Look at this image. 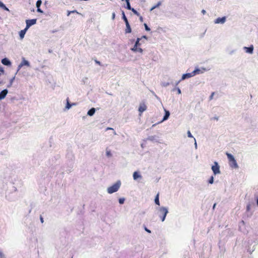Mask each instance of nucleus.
<instances>
[{
    "mask_svg": "<svg viewBox=\"0 0 258 258\" xmlns=\"http://www.w3.org/2000/svg\"><path fill=\"white\" fill-rule=\"evenodd\" d=\"M226 154L228 159L230 166L234 168H237L238 165L233 156L228 152H227Z\"/></svg>",
    "mask_w": 258,
    "mask_h": 258,
    "instance_id": "f257e3e1",
    "label": "nucleus"
},
{
    "mask_svg": "<svg viewBox=\"0 0 258 258\" xmlns=\"http://www.w3.org/2000/svg\"><path fill=\"white\" fill-rule=\"evenodd\" d=\"M120 184L121 183L119 181L116 182L115 184L107 188V192L109 194H112L117 191L119 188Z\"/></svg>",
    "mask_w": 258,
    "mask_h": 258,
    "instance_id": "f03ea898",
    "label": "nucleus"
},
{
    "mask_svg": "<svg viewBox=\"0 0 258 258\" xmlns=\"http://www.w3.org/2000/svg\"><path fill=\"white\" fill-rule=\"evenodd\" d=\"M160 217L161 218V221L163 222L164 221L167 214L168 213V210L165 207H162L160 209Z\"/></svg>",
    "mask_w": 258,
    "mask_h": 258,
    "instance_id": "7ed1b4c3",
    "label": "nucleus"
},
{
    "mask_svg": "<svg viewBox=\"0 0 258 258\" xmlns=\"http://www.w3.org/2000/svg\"><path fill=\"white\" fill-rule=\"evenodd\" d=\"M212 170L215 175L220 173V167L217 162H214V165L212 166Z\"/></svg>",
    "mask_w": 258,
    "mask_h": 258,
    "instance_id": "20e7f679",
    "label": "nucleus"
},
{
    "mask_svg": "<svg viewBox=\"0 0 258 258\" xmlns=\"http://www.w3.org/2000/svg\"><path fill=\"white\" fill-rule=\"evenodd\" d=\"M147 107V106L144 102H142L140 104L139 107V111L140 112V115H141L142 113L146 110Z\"/></svg>",
    "mask_w": 258,
    "mask_h": 258,
    "instance_id": "39448f33",
    "label": "nucleus"
},
{
    "mask_svg": "<svg viewBox=\"0 0 258 258\" xmlns=\"http://www.w3.org/2000/svg\"><path fill=\"white\" fill-rule=\"evenodd\" d=\"M26 28L28 29L30 26L33 25H34L36 23V19H31V20H27L26 21Z\"/></svg>",
    "mask_w": 258,
    "mask_h": 258,
    "instance_id": "423d86ee",
    "label": "nucleus"
},
{
    "mask_svg": "<svg viewBox=\"0 0 258 258\" xmlns=\"http://www.w3.org/2000/svg\"><path fill=\"white\" fill-rule=\"evenodd\" d=\"M131 50L133 51L134 52H139L140 53H142L143 50V49L140 48V47H138L137 45L135 44L133 48H131Z\"/></svg>",
    "mask_w": 258,
    "mask_h": 258,
    "instance_id": "0eeeda50",
    "label": "nucleus"
},
{
    "mask_svg": "<svg viewBox=\"0 0 258 258\" xmlns=\"http://www.w3.org/2000/svg\"><path fill=\"white\" fill-rule=\"evenodd\" d=\"M225 21H226L225 17H223L222 18L219 17L216 19L215 23L216 24H219V23L223 24L225 22Z\"/></svg>",
    "mask_w": 258,
    "mask_h": 258,
    "instance_id": "6e6552de",
    "label": "nucleus"
},
{
    "mask_svg": "<svg viewBox=\"0 0 258 258\" xmlns=\"http://www.w3.org/2000/svg\"><path fill=\"white\" fill-rule=\"evenodd\" d=\"M8 90L7 89H4L0 93V100H2L4 99L7 94H8Z\"/></svg>",
    "mask_w": 258,
    "mask_h": 258,
    "instance_id": "1a4fd4ad",
    "label": "nucleus"
},
{
    "mask_svg": "<svg viewBox=\"0 0 258 258\" xmlns=\"http://www.w3.org/2000/svg\"><path fill=\"white\" fill-rule=\"evenodd\" d=\"M126 28L125 29V33H130L132 32V29L130 25L129 22L125 23Z\"/></svg>",
    "mask_w": 258,
    "mask_h": 258,
    "instance_id": "9d476101",
    "label": "nucleus"
},
{
    "mask_svg": "<svg viewBox=\"0 0 258 258\" xmlns=\"http://www.w3.org/2000/svg\"><path fill=\"white\" fill-rule=\"evenodd\" d=\"M27 29V28L26 27L24 29L20 31L19 35L21 39H23L24 38Z\"/></svg>",
    "mask_w": 258,
    "mask_h": 258,
    "instance_id": "9b49d317",
    "label": "nucleus"
},
{
    "mask_svg": "<svg viewBox=\"0 0 258 258\" xmlns=\"http://www.w3.org/2000/svg\"><path fill=\"white\" fill-rule=\"evenodd\" d=\"M244 49L245 50V51L247 53H252L253 52V47L252 45H251V46L248 47H245Z\"/></svg>",
    "mask_w": 258,
    "mask_h": 258,
    "instance_id": "f8f14e48",
    "label": "nucleus"
},
{
    "mask_svg": "<svg viewBox=\"0 0 258 258\" xmlns=\"http://www.w3.org/2000/svg\"><path fill=\"white\" fill-rule=\"evenodd\" d=\"M192 76H193V74H192V73L185 74H183L182 75L181 79L182 80H184L186 78H190V77H191Z\"/></svg>",
    "mask_w": 258,
    "mask_h": 258,
    "instance_id": "ddd939ff",
    "label": "nucleus"
},
{
    "mask_svg": "<svg viewBox=\"0 0 258 258\" xmlns=\"http://www.w3.org/2000/svg\"><path fill=\"white\" fill-rule=\"evenodd\" d=\"M2 62L3 63V64L6 66H9L11 64L10 61L6 58L3 59L2 60Z\"/></svg>",
    "mask_w": 258,
    "mask_h": 258,
    "instance_id": "4468645a",
    "label": "nucleus"
},
{
    "mask_svg": "<svg viewBox=\"0 0 258 258\" xmlns=\"http://www.w3.org/2000/svg\"><path fill=\"white\" fill-rule=\"evenodd\" d=\"M133 178L134 180H136L139 178H141V175L138 172L135 171L133 174Z\"/></svg>",
    "mask_w": 258,
    "mask_h": 258,
    "instance_id": "2eb2a0df",
    "label": "nucleus"
},
{
    "mask_svg": "<svg viewBox=\"0 0 258 258\" xmlns=\"http://www.w3.org/2000/svg\"><path fill=\"white\" fill-rule=\"evenodd\" d=\"M23 66H29V62L27 60H25V59H23V60H22V61L21 63L20 64V65L19 66V67H21Z\"/></svg>",
    "mask_w": 258,
    "mask_h": 258,
    "instance_id": "dca6fc26",
    "label": "nucleus"
},
{
    "mask_svg": "<svg viewBox=\"0 0 258 258\" xmlns=\"http://www.w3.org/2000/svg\"><path fill=\"white\" fill-rule=\"evenodd\" d=\"M95 112V109L94 108H92L88 111L87 114L89 116H92L94 114Z\"/></svg>",
    "mask_w": 258,
    "mask_h": 258,
    "instance_id": "f3484780",
    "label": "nucleus"
},
{
    "mask_svg": "<svg viewBox=\"0 0 258 258\" xmlns=\"http://www.w3.org/2000/svg\"><path fill=\"white\" fill-rule=\"evenodd\" d=\"M170 115V113L168 111L165 110V114L162 120V121H164L168 119Z\"/></svg>",
    "mask_w": 258,
    "mask_h": 258,
    "instance_id": "a211bd4d",
    "label": "nucleus"
},
{
    "mask_svg": "<svg viewBox=\"0 0 258 258\" xmlns=\"http://www.w3.org/2000/svg\"><path fill=\"white\" fill-rule=\"evenodd\" d=\"M0 8H2L4 10L9 11V9L8 8H7V7L1 1H0Z\"/></svg>",
    "mask_w": 258,
    "mask_h": 258,
    "instance_id": "6ab92c4d",
    "label": "nucleus"
},
{
    "mask_svg": "<svg viewBox=\"0 0 258 258\" xmlns=\"http://www.w3.org/2000/svg\"><path fill=\"white\" fill-rule=\"evenodd\" d=\"M125 1L126 3V8L128 10H131L133 8H131L130 4V0H125Z\"/></svg>",
    "mask_w": 258,
    "mask_h": 258,
    "instance_id": "aec40b11",
    "label": "nucleus"
},
{
    "mask_svg": "<svg viewBox=\"0 0 258 258\" xmlns=\"http://www.w3.org/2000/svg\"><path fill=\"white\" fill-rule=\"evenodd\" d=\"M155 203L157 205H160L159 199V194H157L155 197Z\"/></svg>",
    "mask_w": 258,
    "mask_h": 258,
    "instance_id": "412c9836",
    "label": "nucleus"
},
{
    "mask_svg": "<svg viewBox=\"0 0 258 258\" xmlns=\"http://www.w3.org/2000/svg\"><path fill=\"white\" fill-rule=\"evenodd\" d=\"M122 19L124 20L125 23L128 22L123 11L122 12Z\"/></svg>",
    "mask_w": 258,
    "mask_h": 258,
    "instance_id": "4be33fe9",
    "label": "nucleus"
},
{
    "mask_svg": "<svg viewBox=\"0 0 258 258\" xmlns=\"http://www.w3.org/2000/svg\"><path fill=\"white\" fill-rule=\"evenodd\" d=\"M75 105V104L73 103V104H70L69 103V101L67 100V105H66V108L69 109H70L71 107V106L72 105Z\"/></svg>",
    "mask_w": 258,
    "mask_h": 258,
    "instance_id": "5701e85b",
    "label": "nucleus"
},
{
    "mask_svg": "<svg viewBox=\"0 0 258 258\" xmlns=\"http://www.w3.org/2000/svg\"><path fill=\"white\" fill-rule=\"evenodd\" d=\"M191 73L193 74V76H195L196 74H199L200 73V70L199 69H196Z\"/></svg>",
    "mask_w": 258,
    "mask_h": 258,
    "instance_id": "b1692460",
    "label": "nucleus"
},
{
    "mask_svg": "<svg viewBox=\"0 0 258 258\" xmlns=\"http://www.w3.org/2000/svg\"><path fill=\"white\" fill-rule=\"evenodd\" d=\"M141 38H138L135 43V44L137 45L138 47H139L141 45V44L140 43V41L141 40Z\"/></svg>",
    "mask_w": 258,
    "mask_h": 258,
    "instance_id": "393cba45",
    "label": "nucleus"
},
{
    "mask_svg": "<svg viewBox=\"0 0 258 258\" xmlns=\"http://www.w3.org/2000/svg\"><path fill=\"white\" fill-rule=\"evenodd\" d=\"M42 4V2L41 0H38L36 2V7L37 8H40L41 5Z\"/></svg>",
    "mask_w": 258,
    "mask_h": 258,
    "instance_id": "a878e982",
    "label": "nucleus"
},
{
    "mask_svg": "<svg viewBox=\"0 0 258 258\" xmlns=\"http://www.w3.org/2000/svg\"><path fill=\"white\" fill-rule=\"evenodd\" d=\"M131 11L134 13V14L138 16H140V14L134 8L131 9Z\"/></svg>",
    "mask_w": 258,
    "mask_h": 258,
    "instance_id": "bb28decb",
    "label": "nucleus"
},
{
    "mask_svg": "<svg viewBox=\"0 0 258 258\" xmlns=\"http://www.w3.org/2000/svg\"><path fill=\"white\" fill-rule=\"evenodd\" d=\"M214 182V177L213 176H211L209 180V183L210 184H212Z\"/></svg>",
    "mask_w": 258,
    "mask_h": 258,
    "instance_id": "cd10ccee",
    "label": "nucleus"
},
{
    "mask_svg": "<svg viewBox=\"0 0 258 258\" xmlns=\"http://www.w3.org/2000/svg\"><path fill=\"white\" fill-rule=\"evenodd\" d=\"M78 13V12L76 11V10H74V11H68V16H69L70 15L71 13Z\"/></svg>",
    "mask_w": 258,
    "mask_h": 258,
    "instance_id": "c85d7f7f",
    "label": "nucleus"
},
{
    "mask_svg": "<svg viewBox=\"0 0 258 258\" xmlns=\"http://www.w3.org/2000/svg\"><path fill=\"white\" fill-rule=\"evenodd\" d=\"M215 94V92H212L211 96L209 97V100H212L213 99L214 95Z\"/></svg>",
    "mask_w": 258,
    "mask_h": 258,
    "instance_id": "c756f323",
    "label": "nucleus"
},
{
    "mask_svg": "<svg viewBox=\"0 0 258 258\" xmlns=\"http://www.w3.org/2000/svg\"><path fill=\"white\" fill-rule=\"evenodd\" d=\"M124 199H119V203L120 204H122L124 203Z\"/></svg>",
    "mask_w": 258,
    "mask_h": 258,
    "instance_id": "7c9ffc66",
    "label": "nucleus"
},
{
    "mask_svg": "<svg viewBox=\"0 0 258 258\" xmlns=\"http://www.w3.org/2000/svg\"><path fill=\"white\" fill-rule=\"evenodd\" d=\"M144 26H145V29L147 31H150V29L148 27V25L146 24H144Z\"/></svg>",
    "mask_w": 258,
    "mask_h": 258,
    "instance_id": "2f4dec72",
    "label": "nucleus"
},
{
    "mask_svg": "<svg viewBox=\"0 0 258 258\" xmlns=\"http://www.w3.org/2000/svg\"><path fill=\"white\" fill-rule=\"evenodd\" d=\"M187 136L189 138H192V136L190 131L187 132Z\"/></svg>",
    "mask_w": 258,
    "mask_h": 258,
    "instance_id": "473e14b6",
    "label": "nucleus"
},
{
    "mask_svg": "<svg viewBox=\"0 0 258 258\" xmlns=\"http://www.w3.org/2000/svg\"><path fill=\"white\" fill-rule=\"evenodd\" d=\"M115 13H113L112 14V19L114 20L115 19Z\"/></svg>",
    "mask_w": 258,
    "mask_h": 258,
    "instance_id": "72a5a7b5",
    "label": "nucleus"
},
{
    "mask_svg": "<svg viewBox=\"0 0 258 258\" xmlns=\"http://www.w3.org/2000/svg\"><path fill=\"white\" fill-rule=\"evenodd\" d=\"M95 62H96L97 64H98V65H99V66H101V62H100L99 61H98V60H95Z\"/></svg>",
    "mask_w": 258,
    "mask_h": 258,
    "instance_id": "f704fd0d",
    "label": "nucleus"
},
{
    "mask_svg": "<svg viewBox=\"0 0 258 258\" xmlns=\"http://www.w3.org/2000/svg\"><path fill=\"white\" fill-rule=\"evenodd\" d=\"M37 12L42 13L43 11L40 9V8H37Z\"/></svg>",
    "mask_w": 258,
    "mask_h": 258,
    "instance_id": "c9c22d12",
    "label": "nucleus"
},
{
    "mask_svg": "<svg viewBox=\"0 0 258 258\" xmlns=\"http://www.w3.org/2000/svg\"><path fill=\"white\" fill-rule=\"evenodd\" d=\"M4 255L2 252L0 251V258H4Z\"/></svg>",
    "mask_w": 258,
    "mask_h": 258,
    "instance_id": "e433bc0d",
    "label": "nucleus"
},
{
    "mask_svg": "<svg viewBox=\"0 0 258 258\" xmlns=\"http://www.w3.org/2000/svg\"><path fill=\"white\" fill-rule=\"evenodd\" d=\"M0 72H2L3 73H4V72L3 68L1 67H0Z\"/></svg>",
    "mask_w": 258,
    "mask_h": 258,
    "instance_id": "4c0bfd02",
    "label": "nucleus"
},
{
    "mask_svg": "<svg viewBox=\"0 0 258 258\" xmlns=\"http://www.w3.org/2000/svg\"><path fill=\"white\" fill-rule=\"evenodd\" d=\"M177 92H178V94H179L181 93V91L179 88H177Z\"/></svg>",
    "mask_w": 258,
    "mask_h": 258,
    "instance_id": "58836bf2",
    "label": "nucleus"
},
{
    "mask_svg": "<svg viewBox=\"0 0 258 258\" xmlns=\"http://www.w3.org/2000/svg\"><path fill=\"white\" fill-rule=\"evenodd\" d=\"M106 153H107V155L108 156H109L111 155V153H110V152L109 151H107Z\"/></svg>",
    "mask_w": 258,
    "mask_h": 258,
    "instance_id": "ea45409f",
    "label": "nucleus"
},
{
    "mask_svg": "<svg viewBox=\"0 0 258 258\" xmlns=\"http://www.w3.org/2000/svg\"><path fill=\"white\" fill-rule=\"evenodd\" d=\"M145 230L148 232V233H151V231L149 229H148L147 228H145Z\"/></svg>",
    "mask_w": 258,
    "mask_h": 258,
    "instance_id": "a19ab883",
    "label": "nucleus"
},
{
    "mask_svg": "<svg viewBox=\"0 0 258 258\" xmlns=\"http://www.w3.org/2000/svg\"><path fill=\"white\" fill-rule=\"evenodd\" d=\"M202 13L203 14L205 15L206 14V11L205 10H203L202 11Z\"/></svg>",
    "mask_w": 258,
    "mask_h": 258,
    "instance_id": "79ce46f5",
    "label": "nucleus"
},
{
    "mask_svg": "<svg viewBox=\"0 0 258 258\" xmlns=\"http://www.w3.org/2000/svg\"><path fill=\"white\" fill-rule=\"evenodd\" d=\"M159 5V4H158L156 6H154L153 7L152 9H151V10L154 9L155 8H156L157 6H158Z\"/></svg>",
    "mask_w": 258,
    "mask_h": 258,
    "instance_id": "37998d69",
    "label": "nucleus"
},
{
    "mask_svg": "<svg viewBox=\"0 0 258 258\" xmlns=\"http://www.w3.org/2000/svg\"><path fill=\"white\" fill-rule=\"evenodd\" d=\"M40 220H41V222L42 223H43V218L42 217H40Z\"/></svg>",
    "mask_w": 258,
    "mask_h": 258,
    "instance_id": "c03bdc74",
    "label": "nucleus"
},
{
    "mask_svg": "<svg viewBox=\"0 0 258 258\" xmlns=\"http://www.w3.org/2000/svg\"><path fill=\"white\" fill-rule=\"evenodd\" d=\"M216 205V203L214 204L213 207V209H214L215 208Z\"/></svg>",
    "mask_w": 258,
    "mask_h": 258,
    "instance_id": "a18cd8bd",
    "label": "nucleus"
},
{
    "mask_svg": "<svg viewBox=\"0 0 258 258\" xmlns=\"http://www.w3.org/2000/svg\"><path fill=\"white\" fill-rule=\"evenodd\" d=\"M142 38H145V39H147V36H145V35L143 36H142Z\"/></svg>",
    "mask_w": 258,
    "mask_h": 258,
    "instance_id": "49530a36",
    "label": "nucleus"
},
{
    "mask_svg": "<svg viewBox=\"0 0 258 258\" xmlns=\"http://www.w3.org/2000/svg\"><path fill=\"white\" fill-rule=\"evenodd\" d=\"M140 20H141V21H143V18H142V17H141V16L140 17Z\"/></svg>",
    "mask_w": 258,
    "mask_h": 258,
    "instance_id": "de8ad7c7",
    "label": "nucleus"
},
{
    "mask_svg": "<svg viewBox=\"0 0 258 258\" xmlns=\"http://www.w3.org/2000/svg\"><path fill=\"white\" fill-rule=\"evenodd\" d=\"M214 118L217 120H218V117H215Z\"/></svg>",
    "mask_w": 258,
    "mask_h": 258,
    "instance_id": "09e8293b",
    "label": "nucleus"
},
{
    "mask_svg": "<svg viewBox=\"0 0 258 258\" xmlns=\"http://www.w3.org/2000/svg\"><path fill=\"white\" fill-rule=\"evenodd\" d=\"M257 205H258V198L256 199Z\"/></svg>",
    "mask_w": 258,
    "mask_h": 258,
    "instance_id": "8fccbe9b",
    "label": "nucleus"
}]
</instances>
